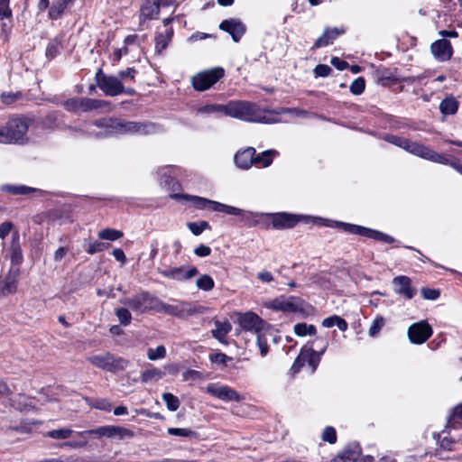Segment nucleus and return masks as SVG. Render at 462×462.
Listing matches in <instances>:
<instances>
[{
  "label": "nucleus",
  "instance_id": "12",
  "mask_svg": "<svg viewBox=\"0 0 462 462\" xmlns=\"http://www.w3.org/2000/svg\"><path fill=\"white\" fill-rule=\"evenodd\" d=\"M238 324L244 330L255 334L265 332L270 328L267 322L252 311L239 314Z\"/></svg>",
  "mask_w": 462,
  "mask_h": 462
},
{
  "label": "nucleus",
  "instance_id": "34",
  "mask_svg": "<svg viewBox=\"0 0 462 462\" xmlns=\"http://www.w3.org/2000/svg\"><path fill=\"white\" fill-rule=\"evenodd\" d=\"M13 406L22 411H30L35 407V399L29 398L24 395H19L15 400H14Z\"/></svg>",
  "mask_w": 462,
  "mask_h": 462
},
{
  "label": "nucleus",
  "instance_id": "49",
  "mask_svg": "<svg viewBox=\"0 0 462 462\" xmlns=\"http://www.w3.org/2000/svg\"><path fill=\"white\" fill-rule=\"evenodd\" d=\"M116 315L120 321L121 325L127 326L131 323L132 315L130 311L125 308H118L116 310Z\"/></svg>",
  "mask_w": 462,
  "mask_h": 462
},
{
  "label": "nucleus",
  "instance_id": "33",
  "mask_svg": "<svg viewBox=\"0 0 462 462\" xmlns=\"http://www.w3.org/2000/svg\"><path fill=\"white\" fill-rule=\"evenodd\" d=\"M322 326L324 328H332L337 326L339 330L346 331L348 328L346 321L337 315H332L323 319Z\"/></svg>",
  "mask_w": 462,
  "mask_h": 462
},
{
  "label": "nucleus",
  "instance_id": "20",
  "mask_svg": "<svg viewBox=\"0 0 462 462\" xmlns=\"http://www.w3.org/2000/svg\"><path fill=\"white\" fill-rule=\"evenodd\" d=\"M270 218L273 226L277 229L291 228L300 221V217L283 212L272 214Z\"/></svg>",
  "mask_w": 462,
  "mask_h": 462
},
{
  "label": "nucleus",
  "instance_id": "43",
  "mask_svg": "<svg viewBox=\"0 0 462 462\" xmlns=\"http://www.w3.org/2000/svg\"><path fill=\"white\" fill-rule=\"evenodd\" d=\"M72 433V430L64 428L50 430L46 433V436L54 439H67Z\"/></svg>",
  "mask_w": 462,
  "mask_h": 462
},
{
  "label": "nucleus",
  "instance_id": "57",
  "mask_svg": "<svg viewBox=\"0 0 462 462\" xmlns=\"http://www.w3.org/2000/svg\"><path fill=\"white\" fill-rule=\"evenodd\" d=\"M134 436V433L133 430L125 427L116 426V437L118 439H132Z\"/></svg>",
  "mask_w": 462,
  "mask_h": 462
},
{
  "label": "nucleus",
  "instance_id": "44",
  "mask_svg": "<svg viewBox=\"0 0 462 462\" xmlns=\"http://www.w3.org/2000/svg\"><path fill=\"white\" fill-rule=\"evenodd\" d=\"M162 400L166 403L168 410L171 411H175L180 407V400L171 393H164L162 394Z\"/></svg>",
  "mask_w": 462,
  "mask_h": 462
},
{
  "label": "nucleus",
  "instance_id": "55",
  "mask_svg": "<svg viewBox=\"0 0 462 462\" xmlns=\"http://www.w3.org/2000/svg\"><path fill=\"white\" fill-rule=\"evenodd\" d=\"M322 439L330 444H334L337 441L336 430L333 427H326L322 433Z\"/></svg>",
  "mask_w": 462,
  "mask_h": 462
},
{
  "label": "nucleus",
  "instance_id": "22",
  "mask_svg": "<svg viewBox=\"0 0 462 462\" xmlns=\"http://www.w3.org/2000/svg\"><path fill=\"white\" fill-rule=\"evenodd\" d=\"M214 325L215 328L211 331L213 337L219 343L227 345L226 336L232 330L231 323L227 319L223 321L215 319Z\"/></svg>",
  "mask_w": 462,
  "mask_h": 462
},
{
  "label": "nucleus",
  "instance_id": "27",
  "mask_svg": "<svg viewBox=\"0 0 462 462\" xmlns=\"http://www.w3.org/2000/svg\"><path fill=\"white\" fill-rule=\"evenodd\" d=\"M173 36V29L166 28L164 32H160L155 36V51L162 53L169 45Z\"/></svg>",
  "mask_w": 462,
  "mask_h": 462
},
{
  "label": "nucleus",
  "instance_id": "5",
  "mask_svg": "<svg viewBox=\"0 0 462 462\" xmlns=\"http://www.w3.org/2000/svg\"><path fill=\"white\" fill-rule=\"evenodd\" d=\"M29 125L23 118H12L0 126V143L23 144L28 142Z\"/></svg>",
  "mask_w": 462,
  "mask_h": 462
},
{
  "label": "nucleus",
  "instance_id": "9",
  "mask_svg": "<svg viewBox=\"0 0 462 462\" xmlns=\"http://www.w3.org/2000/svg\"><path fill=\"white\" fill-rule=\"evenodd\" d=\"M88 360L96 367L109 372L125 370L128 365V361L124 358H115V356L109 353L92 356L88 357Z\"/></svg>",
  "mask_w": 462,
  "mask_h": 462
},
{
  "label": "nucleus",
  "instance_id": "37",
  "mask_svg": "<svg viewBox=\"0 0 462 462\" xmlns=\"http://www.w3.org/2000/svg\"><path fill=\"white\" fill-rule=\"evenodd\" d=\"M86 402L91 408H95V409H97L100 411H110L112 409L111 402L105 398H99V399L86 398Z\"/></svg>",
  "mask_w": 462,
  "mask_h": 462
},
{
  "label": "nucleus",
  "instance_id": "10",
  "mask_svg": "<svg viewBox=\"0 0 462 462\" xmlns=\"http://www.w3.org/2000/svg\"><path fill=\"white\" fill-rule=\"evenodd\" d=\"M96 82L106 96L116 97L123 94V82L117 77L106 75L102 69L97 72Z\"/></svg>",
  "mask_w": 462,
  "mask_h": 462
},
{
  "label": "nucleus",
  "instance_id": "18",
  "mask_svg": "<svg viewBox=\"0 0 462 462\" xmlns=\"http://www.w3.org/2000/svg\"><path fill=\"white\" fill-rule=\"evenodd\" d=\"M433 57L439 61H448L453 55V48L449 41L440 39L434 42L430 46Z\"/></svg>",
  "mask_w": 462,
  "mask_h": 462
},
{
  "label": "nucleus",
  "instance_id": "64",
  "mask_svg": "<svg viewBox=\"0 0 462 462\" xmlns=\"http://www.w3.org/2000/svg\"><path fill=\"white\" fill-rule=\"evenodd\" d=\"M88 443V439L86 436L80 437L79 440H73V441H68L64 443V446L73 448H85Z\"/></svg>",
  "mask_w": 462,
  "mask_h": 462
},
{
  "label": "nucleus",
  "instance_id": "38",
  "mask_svg": "<svg viewBox=\"0 0 462 462\" xmlns=\"http://www.w3.org/2000/svg\"><path fill=\"white\" fill-rule=\"evenodd\" d=\"M361 455V450L358 446H355L353 448H349L345 449L340 458L343 460V462H355L356 461Z\"/></svg>",
  "mask_w": 462,
  "mask_h": 462
},
{
  "label": "nucleus",
  "instance_id": "59",
  "mask_svg": "<svg viewBox=\"0 0 462 462\" xmlns=\"http://www.w3.org/2000/svg\"><path fill=\"white\" fill-rule=\"evenodd\" d=\"M105 432H106V426H102V427H98V428L93 429V430L79 431L77 433V435L79 437H83V436H87V435H96L100 438V437H105Z\"/></svg>",
  "mask_w": 462,
  "mask_h": 462
},
{
  "label": "nucleus",
  "instance_id": "56",
  "mask_svg": "<svg viewBox=\"0 0 462 462\" xmlns=\"http://www.w3.org/2000/svg\"><path fill=\"white\" fill-rule=\"evenodd\" d=\"M421 291V295L422 297L425 299V300H437L439 295H440V292L439 290H436V289H430V288H427V287H423L421 288L420 290Z\"/></svg>",
  "mask_w": 462,
  "mask_h": 462
},
{
  "label": "nucleus",
  "instance_id": "41",
  "mask_svg": "<svg viewBox=\"0 0 462 462\" xmlns=\"http://www.w3.org/2000/svg\"><path fill=\"white\" fill-rule=\"evenodd\" d=\"M124 236L123 232L114 228H105L98 233V237L103 240L116 241Z\"/></svg>",
  "mask_w": 462,
  "mask_h": 462
},
{
  "label": "nucleus",
  "instance_id": "30",
  "mask_svg": "<svg viewBox=\"0 0 462 462\" xmlns=\"http://www.w3.org/2000/svg\"><path fill=\"white\" fill-rule=\"evenodd\" d=\"M2 190L9 192L14 195H29L41 190L25 185H12L6 184L2 187Z\"/></svg>",
  "mask_w": 462,
  "mask_h": 462
},
{
  "label": "nucleus",
  "instance_id": "36",
  "mask_svg": "<svg viewBox=\"0 0 462 462\" xmlns=\"http://www.w3.org/2000/svg\"><path fill=\"white\" fill-rule=\"evenodd\" d=\"M164 375V373L155 367L147 369L141 374V381L143 383H148L151 381H158Z\"/></svg>",
  "mask_w": 462,
  "mask_h": 462
},
{
  "label": "nucleus",
  "instance_id": "21",
  "mask_svg": "<svg viewBox=\"0 0 462 462\" xmlns=\"http://www.w3.org/2000/svg\"><path fill=\"white\" fill-rule=\"evenodd\" d=\"M256 151L254 147H247L246 149L238 152L235 155L236 165L242 170H248L254 164V154Z\"/></svg>",
  "mask_w": 462,
  "mask_h": 462
},
{
  "label": "nucleus",
  "instance_id": "50",
  "mask_svg": "<svg viewBox=\"0 0 462 462\" xmlns=\"http://www.w3.org/2000/svg\"><path fill=\"white\" fill-rule=\"evenodd\" d=\"M168 433L171 436H179V437H196L197 433L189 429L186 428H169Z\"/></svg>",
  "mask_w": 462,
  "mask_h": 462
},
{
  "label": "nucleus",
  "instance_id": "60",
  "mask_svg": "<svg viewBox=\"0 0 462 462\" xmlns=\"http://www.w3.org/2000/svg\"><path fill=\"white\" fill-rule=\"evenodd\" d=\"M137 71L134 68H128L118 72V79L123 81L126 79L134 80Z\"/></svg>",
  "mask_w": 462,
  "mask_h": 462
},
{
  "label": "nucleus",
  "instance_id": "8",
  "mask_svg": "<svg viewBox=\"0 0 462 462\" xmlns=\"http://www.w3.org/2000/svg\"><path fill=\"white\" fill-rule=\"evenodd\" d=\"M225 75L221 67L198 72L191 78V85L197 91H205L214 86Z\"/></svg>",
  "mask_w": 462,
  "mask_h": 462
},
{
  "label": "nucleus",
  "instance_id": "7",
  "mask_svg": "<svg viewBox=\"0 0 462 462\" xmlns=\"http://www.w3.org/2000/svg\"><path fill=\"white\" fill-rule=\"evenodd\" d=\"M154 311L182 319L197 313H202L203 307L195 305L193 306L190 303L185 301H178L176 304H169L163 302L158 298Z\"/></svg>",
  "mask_w": 462,
  "mask_h": 462
},
{
  "label": "nucleus",
  "instance_id": "19",
  "mask_svg": "<svg viewBox=\"0 0 462 462\" xmlns=\"http://www.w3.org/2000/svg\"><path fill=\"white\" fill-rule=\"evenodd\" d=\"M219 29L228 32L235 42H239L245 32V24L237 19H226L220 23Z\"/></svg>",
  "mask_w": 462,
  "mask_h": 462
},
{
  "label": "nucleus",
  "instance_id": "32",
  "mask_svg": "<svg viewBox=\"0 0 462 462\" xmlns=\"http://www.w3.org/2000/svg\"><path fill=\"white\" fill-rule=\"evenodd\" d=\"M279 155L276 150L271 149L264 151L258 155L254 154V164H262L263 167H268L272 164L273 159Z\"/></svg>",
  "mask_w": 462,
  "mask_h": 462
},
{
  "label": "nucleus",
  "instance_id": "48",
  "mask_svg": "<svg viewBox=\"0 0 462 462\" xmlns=\"http://www.w3.org/2000/svg\"><path fill=\"white\" fill-rule=\"evenodd\" d=\"M385 321L382 316H377L372 322V325L369 328V336L375 337L379 334L380 330L384 326Z\"/></svg>",
  "mask_w": 462,
  "mask_h": 462
},
{
  "label": "nucleus",
  "instance_id": "46",
  "mask_svg": "<svg viewBox=\"0 0 462 462\" xmlns=\"http://www.w3.org/2000/svg\"><path fill=\"white\" fill-rule=\"evenodd\" d=\"M109 244L100 242V241H95V242H89L87 245V253L89 254H95L97 253H100L106 248L109 247Z\"/></svg>",
  "mask_w": 462,
  "mask_h": 462
},
{
  "label": "nucleus",
  "instance_id": "26",
  "mask_svg": "<svg viewBox=\"0 0 462 462\" xmlns=\"http://www.w3.org/2000/svg\"><path fill=\"white\" fill-rule=\"evenodd\" d=\"M323 353L324 350L317 352L310 347L301 349V358H303L305 365L308 364L310 367V373H314L316 371Z\"/></svg>",
  "mask_w": 462,
  "mask_h": 462
},
{
  "label": "nucleus",
  "instance_id": "61",
  "mask_svg": "<svg viewBox=\"0 0 462 462\" xmlns=\"http://www.w3.org/2000/svg\"><path fill=\"white\" fill-rule=\"evenodd\" d=\"M332 72V69L326 64H319L314 69L316 77H328Z\"/></svg>",
  "mask_w": 462,
  "mask_h": 462
},
{
  "label": "nucleus",
  "instance_id": "3",
  "mask_svg": "<svg viewBox=\"0 0 462 462\" xmlns=\"http://www.w3.org/2000/svg\"><path fill=\"white\" fill-rule=\"evenodd\" d=\"M97 127L104 129L101 133L104 136L124 134H146L153 131L152 124L136 123L121 119H102L94 123Z\"/></svg>",
  "mask_w": 462,
  "mask_h": 462
},
{
  "label": "nucleus",
  "instance_id": "51",
  "mask_svg": "<svg viewBox=\"0 0 462 462\" xmlns=\"http://www.w3.org/2000/svg\"><path fill=\"white\" fill-rule=\"evenodd\" d=\"M365 88V81L364 78L360 77L356 79L350 85L349 89L353 95H361Z\"/></svg>",
  "mask_w": 462,
  "mask_h": 462
},
{
  "label": "nucleus",
  "instance_id": "16",
  "mask_svg": "<svg viewBox=\"0 0 462 462\" xmlns=\"http://www.w3.org/2000/svg\"><path fill=\"white\" fill-rule=\"evenodd\" d=\"M19 269L11 268L4 277H0V298L14 294L17 291Z\"/></svg>",
  "mask_w": 462,
  "mask_h": 462
},
{
  "label": "nucleus",
  "instance_id": "24",
  "mask_svg": "<svg viewBox=\"0 0 462 462\" xmlns=\"http://www.w3.org/2000/svg\"><path fill=\"white\" fill-rule=\"evenodd\" d=\"M177 171H179V169L173 166H165L162 168L159 171V174L161 175V185L169 188V189L172 191L178 190L180 184L171 176V173L176 174Z\"/></svg>",
  "mask_w": 462,
  "mask_h": 462
},
{
  "label": "nucleus",
  "instance_id": "29",
  "mask_svg": "<svg viewBox=\"0 0 462 462\" xmlns=\"http://www.w3.org/2000/svg\"><path fill=\"white\" fill-rule=\"evenodd\" d=\"M458 109V102L452 97H447L439 104V110L444 116L455 115Z\"/></svg>",
  "mask_w": 462,
  "mask_h": 462
},
{
  "label": "nucleus",
  "instance_id": "6",
  "mask_svg": "<svg viewBox=\"0 0 462 462\" xmlns=\"http://www.w3.org/2000/svg\"><path fill=\"white\" fill-rule=\"evenodd\" d=\"M171 198L172 199H183L189 200L192 203V205L199 209L210 208L213 211L217 212H224L227 215L234 216H244L245 211L226 204H222L217 201L210 200L202 197L192 196L188 194H171Z\"/></svg>",
  "mask_w": 462,
  "mask_h": 462
},
{
  "label": "nucleus",
  "instance_id": "13",
  "mask_svg": "<svg viewBox=\"0 0 462 462\" xmlns=\"http://www.w3.org/2000/svg\"><path fill=\"white\" fill-rule=\"evenodd\" d=\"M206 392L224 402H240L243 399L235 389L220 383L208 384Z\"/></svg>",
  "mask_w": 462,
  "mask_h": 462
},
{
  "label": "nucleus",
  "instance_id": "62",
  "mask_svg": "<svg viewBox=\"0 0 462 462\" xmlns=\"http://www.w3.org/2000/svg\"><path fill=\"white\" fill-rule=\"evenodd\" d=\"M12 264L20 265L23 262V254L22 250L19 246H15L13 248L12 255H11Z\"/></svg>",
  "mask_w": 462,
  "mask_h": 462
},
{
  "label": "nucleus",
  "instance_id": "52",
  "mask_svg": "<svg viewBox=\"0 0 462 462\" xmlns=\"http://www.w3.org/2000/svg\"><path fill=\"white\" fill-rule=\"evenodd\" d=\"M88 111L110 108V103L106 100L88 98Z\"/></svg>",
  "mask_w": 462,
  "mask_h": 462
},
{
  "label": "nucleus",
  "instance_id": "11",
  "mask_svg": "<svg viewBox=\"0 0 462 462\" xmlns=\"http://www.w3.org/2000/svg\"><path fill=\"white\" fill-rule=\"evenodd\" d=\"M158 297L151 294L150 292L143 291L125 300V304L128 305L134 311L144 313L151 310H155Z\"/></svg>",
  "mask_w": 462,
  "mask_h": 462
},
{
  "label": "nucleus",
  "instance_id": "58",
  "mask_svg": "<svg viewBox=\"0 0 462 462\" xmlns=\"http://www.w3.org/2000/svg\"><path fill=\"white\" fill-rule=\"evenodd\" d=\"M342 225L344 226V229L349 233L357 234V235L364 236H366V232H365V231H367V229H368L366 227L356 226V225H351V224H342Z\"/></svg>",
  "mask_w": 462,
  "mask_h": 462
},
{
  "label": "nucleus",
  "instance_id": "14",
  "mask_svg": "<svg viewBox=\"0 0 462 462\" xmlns=\"http://www.w3.org/2000/svg\"><path fill=\"white\" fill-rule=\"evenodd\" d=\"M432 335V328L425 320L413 323L408 328V337L411 343L420 345Z\"/></svg>",
  "mask_w": 462,
  "mask_h": 462
},
{
  "label": "nucleus",
  "instance_id": "28",
  "mask_svg": "<svg viewBox=\"0 0 462 462\" xmlns=\"http://www.w3.org/2000/svg\"><path fill=\"white\" fill-rule=\"evenodd\" d=\"M73 3V0H55L49 9V17L57 20L61 17L65 10Z\"/></svg>",
  "mask_w": 462,
  "mask_h": 462
},
{
  "label": "nucleus",
  "instance_id": "42",
  "mask_svg": "<svg viewBox=\"0 0 462 462\" xmlns=\"http://www.w3.org/2000/svg\"><path fill=\"white\" fill-rule=\"evenodd\" d=\"M196 285L199 290L209 291L214 288L215 282L211 276L203 274L197 280Z\"/></svg>",
  "mask_w": 462,
  "mask_h": 462
},
{
  "label": "nucleus",
  "instance_id": "53",
  "mask_svg": "<svg viewBox=\"0 0 462 462\" xmlns=\"http://www.w3.org/2000/svg\"><path fill=\"white\" fill-rule=\"evenodd\" d=\"M256 344L260 350L261 356H265L269 352V346H268L267 339L264 337L263 332L257 334Z\"/></svg>",
  "mask_w": 462,
  "mask_h": 462
},
{
  "label": "nucleus",
  "instance_id": "54",
  "mask_svg": "<svg viewBox=\"0 0 462 462\" xmlns=\"http://www.w3.org/2000/svg\"><path fill=\"white\" fill-rule=\"evenodd\" d=\"M460 419H462V403L457 405L453 409V411L448 420V426L452 427V428L455 427V423L457 422V420H460Z\"/></svg>",
  "mask_w": 462,
  "mask_h": 462
},
{
  "label": "nucleus",
  "instance_id": "23",
  "mask_svg": "<svg viewBox=\"0 0 462 462\" xmlns=\"http://www.w3.org/2000/svg\"><path fill=\"white\" fill-rule=\"evenodd\" d=\"M160 13L159 0H145L141 7V21L157 19Z\"/></svg>",
  "mask_w": 462,
  "mask_h": 462
},
{
  "label": "nucleus",
  "instance_id": "35",
  "mask_svg": "<svg viewBox=\"0 0 462 462\" xmlns=\"http://www.w3.org/2000/svg\"><path fill=\"white\" fill-rule=\"evenodd\" d=\"M200 115L224 114L226 116V105L210 104L203 106L197 110Z\"/></svg>",
  "mask_w": 462,
  "mask_h": 462
},
{
  "label": "nucleus",
  "instance_id": "39",
  "mask_svg": "<svg viewBox=\"0 0 462 462\" xmlns=\"http://www.w3.org/2000/svg\"><path fill=\"white\" fill-rule=\"evenodd\" d=\"M294 333L298 337H304L306 335H315L317 332L314 325H308L306 323H297L293 328Z\"/></svg>",
  "mask_w": 462,
  "mask_h": 462
},
{
  "label": "nucleus",
  "instance_id": "47",
  "mask_svg": "<svg viewBox=\"0 0 462 462\" xmlns=\"http://www.w3.org/2000/svg\"><path fill=\"white\" fill-rule=\"evenodd\" d=\"M188 227L191 231V233L195 236H199L204 230L210 228V226L207 221L189 222V223H188Z\"/></svg>",
  "mask_w": 462,
  "mask_h": 462
},
{
  "label": "nucleus",
  "instance_id": "25",
  "mask_svg": "<svg viewBox=\"0 0 462 462\" xmlns=\"http://www.w3.org/2000/svg\"><path fill=\"white\" fill-rule=\"evenodd\" d=\"M344 33L343 30H339L337 28H327L323 32L322 35L319 37L316 42H314V45L312 49H319L324 46H327L328 44H331L337 37H338L340 34Z\"/></svg>",
  "mask_w": 462,
  "mask_h": 462
},
{
  "label": "nucleus",
  "instance_id": "31",
  "mask_svg": "<svg viewBox=\"0 0 462 462\" xmlns=\"http://www.w3.org/2000/svg\"><path fill=\"white\" fill-rule=\"evenodd\" d=\"M88 98L83 97H74L71 99L67 100L64 103V106L68 111H82L87 112L88 111Z\"/></svg>",
  "mask_w": 462,
  "mask_h": 462
},
{
  "label": "nucleus",
  "instance_id": "4",
  "mask_svg": "<svg viewBox=\"0 0 462 462\" xmlns=\"http://www.w3.org/2000/svg\"><path fill=\"white\" fill-rule=\"evenodd\" d=\"M263 306L275 311L298 313L303 318L311 316L315 312V309L312 305L296 296L286 297L282 295L273 300L265 301Z\"/></svg>",
  "mask_w": 462,
  "mask_h": 462
},
{
  "label": "nucleus",
  "instance_id": "45",
  "mask_svg": "<svg viewBox=\"0 0 462 462\" xmlns=\"http://www.w3.org/2000/svg\"><path fill=\"white\" fill-rule=\"evenodd\" d=\"M166 348L164 346H158L156 348H149L147 350V357L151 361L162 359L166 356Z\"/></svg>",
  "mask_w": 462,
  "mask_h": 462
},
{
  "label": "nucleus",
  "instance_id": "15",
  "mask_svg": "<svg viewBox=\"0 0 462 462\" xmlns=\"http://www.w3.org/2000/svg\"><path fill=\"white\" fill-rule=\"evenodd\" d=\"M158 273L162 274L163 277L172 279L179 282H183L189 280L198 274L199 271L196 267H189L186 269L185 267H166L163 269H158Z\"/></svg>",
  "mask_w": 462,
  "mask_h": 462
},
{
  "label": "nucleus",
  "instance_id": "17",
  "mask_svg": "<svg viewBox=\"0 0 462 462\" xmlns=\"http://www.w3.org/2000/svg\"><path fill=\"white\" fill-rule=\"evenodd\" d=\"M393 291L396 294L407 300H411L417 291L411 285V280L408 276L399 275L393 279Z\"/></svg>",
  "mask_w": 462,
  "mask_h": 462
},
{
  "label": "nucleus",
  "instance_id": "63",
  "mask_svg": "<svg viewBox=\"0 0 462 462\" xmlns=\"http://www.w3.org/2000/svg\"><path fill=\"white\" fill-rule=\"evenodd\" d=\"M209 358L212 363L221 364V365H226V362L230 360V357L227 356L224 353L212 354V355H210Z\"/></svg>",
  "mask_w": 462,
  "mask_h": 462
},
{
  "label": "nucleus",
  "instance_id": "1",
  "mask_svg": "<svg viewBox=\"0 0 462 462\" xmlns=\"http://www.w3.org/2000/svg\"><path fill=\"white\" fill-rule=\"evenodd\" d=\"M226 116L254 123H274L273 113L262 110L257 105L248 101H230L226 105Z\"/></svg>",
  "mask_w": 462,
  "mask_h": 462
},
{
  "label": "nucleus",
  "instance_id": "40",
  "mask_svg": "<svg viewBox=\"0 0 462 462\" xmlns=\"http://www.w3.org/2000/svg\"><path fill=\"white\" fill-rule=\"evenodd\" d=\"M365 232H366V236H365L366 237H370V238L375 239L377 241H382L386 244H393L395 242V239L393 236L386 235L384 233H382L380 231L368 228L367 231H365Z\"/></svg>",
  "mask_w": 462,
  "mask_h": 462
},
{
  "label": "nucleus",
  "instance_id": "2",
  "mask_svg": "<svg viewBox=\"0 0 462 462\" xmlns=\"http://www.w3.org/2000/svg\"><path fill=\"white\" fill-rule=\"evenodd\" d=\"M383 140L389 143L405 150L413 155L430 161L432 162L439 164L449 163V160L445 154L439 153L422 143L413 142L407 138L394 134H387L383 137Z\"/></svg>",
  "mask_w": 462,
  "mask_h": 462
}]
</instances>
